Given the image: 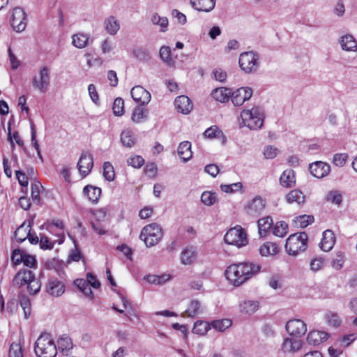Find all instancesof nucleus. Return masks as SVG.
<instances>
[{
	"label": "nucleus",
	"mask_w": 357,
	"mask_h": 357,
	"mask_svg": "<svg viewBox=\"0 0 357 357\" xmlns=\"http://www.w3.org/2000/svg\"><path fill=\"white\" fill-rule=\"evenodd\" d=\"M329 337L328 333L319 331H311L307 337V342L310 344L312 345H318L326 341Z\"/></svg>",
	"instance_id": "nucleus-22"
},
{
	"label": "nucleus",
	"mask_w": 357,
	"mask_h": 357,
	"mask_svg": "<svg viewBox=\"0 0 357 357\" xmlns=\"http://www.w3.org/2000/svg\"><path fill=\"white\" fill-rule=\"evenodd\" d=\"M232 321L230 319H219V320H215L212 321L210 325L211 328H213L214 329L223 332L227 328L230 327L231 326Z\"/></svg>",
	"instance_id": "nucleus-42"
},
{
	"label": "nucleus",
	"mask_w": 357,
	"mask_h": 357,
	"mask_svg": "<svg viewBox=\"0 0 357 357\" xmlns=\"http://www.w3.org/2000/svg\"><path fill=\"white\" fill-rule=\"evenodd\" d=\"M26 15L22 8L16 7L13 9L10 20V24L17 32L24 31L26 26Z\"/></svg>",
	"instance_id": "nucleus-9"
},
{
	"label": "nucleus",
	"mask_w": 357,
	"mask_h": 357,
	"mask_svg": "<svg viewBox=\"0 0 357 357\" xmlns=\"http://www.w3.org/2000/svg\"><path fill=\"white\" fill-rule=\"evenodd\" d=\"M8 140L10 141L11 146L14 145V141L20 147H22L24 145V142L21 139L17 131L14 132L13 135L11 134V128L10 126H8Z\"/></svg>",
	"instance_id": "nucleus-52"
},
{
	"label": "nucleus",
	"mask_w": 357,
	"mask_h": 357,
	"mask_svg": "<svg viewBox=\"0 0 357 357\" xmlns=\"http://www.w3.org/2000/svg\"><path fill=\"white\" fill-rule=\"evenodd\" d=\"M287 333L292 336L301 337L307 331L306 324L301 319L289 320L286 326Z\"/></svg>",
	"instance_id": "nucleus-12"
},
{
	"label": "nucleus",
	"mask_w": 357,
	"mask_h": 357,
	"mask_svg": "<svg viewBox=\"0 0 357 357\" xmlns=\"http://www.w3.org/2000/svg\"><path fill=\"white\" fill-rule=\"evenodd\" d=\"M324 264V260L321 258H315L310 262V268L314 271H317L321 268Z\"/></svg>",
	"instance_id": "nucleus-64"
},
{
	"label": "nucleus",
	"mask_w": 357,
	"mask_h": 357,
	"mask_svg": "<svg viewBox=\"0 0 357 357\" xmlns=\"http://www.w3.org/2000/svg\"><path fill=\"white\" fill-rule=\"evenodd\" d=\"M307 239V235L305 232L296 233L290 235L286 241L285 251L289 255H297L300 252L306 250Z\"/></svg>",
	"instance_id": "nucleus-3"
},
{
	"label": "nucleus",
	"mask_w": 357,
	"mask_h": 357,
	"mask_svg": "<svg viewBox=\"0 0 357 357\" xmlns=\"http://www.w3.org/2000/svg\"><path fill=\"white\" fill-rule=\"evenodd\" d=\"M50 85V68L43 66L39 71V75L35 76L32 79L33 87L40 93H46Z\"/></svg>",
	"instance_id": "nucleus-7"
},
{
	"label": "nucleus",
	"mask_w": 357,
	"mask_h": 357,
	"mask_svg": "<svg viewBox=\"0 0 357 357\" xmlns=\"http://www.w3.org/2000/svg\"><path fill=\"white\" fill-rule=\"evenodd\" d=\"M34 351L38 357H55L57 348L51 335L42 333L35 342Z\"/></svg>",
	"instance_id": "nucleus-1"
},
{
	"label": "nucleus",
	"mask_w": 357,
	"mask_h": 357,
	"mask_svg": "<svg viewBox=\"0 0 357 357\" xmlns=\"http://www.w3.org/2000/svg\"><path fill=\"white\" fill-rule=\"evenodd\" d=\"M216 0H190L192 7L199 12L208 13L213 10Z\"/></svg>",
	"instance_id": "nucleus-19"
},
{
	"label": "nucleus",
	"mask_w": 357,
	"mask_h": 357,
	"mask_svg": "<svg viewBox=\"0 0 357 357\" xmlns=\"http://www.w3.org/2000/svg\"><path fill=\"white\" fill-rule=\"evenodd\" d=\"M335 237L331 230H326L323 232V237L319 243L320 248L324 252L330 251L334 246Z\"/></svg>",
	"instance_id": "nucleus-20"
},
{
	"label": "nucleus",
	"mask_w": 357,
	"mask_h": 357,
	"mask_svg": "<svg viewBox=\"0 0 357 357\" xmlns=\"http://www.w3.org/2000/svg\"><path fill=\"white\" fill-rule=\"evenodd\" d=\"M259 307V303L256 301H245L240 304L241 311L247 314L255 313Z\"/></svg>",
	"instance_id": "nucleus-38"
},
{
	"label": "nucleus",
	"mask_w": 357,
	"mask_h": 357,
	"mask_svg": "<svg viewBox=\"0 0 357 357\" xmlns=\"http://www.w3.org/2000/svg\"><path fill=\"white\" fill-rule=\"evenodd\" d=\"M31 232V224L26 222H23L15 231V238L18 243L24 241L29 236Z\"/></svg>",
	"instance_id": "nucleus-26"
},
{
	"label": "nucleus",
	"mask_w": 357,
	"mask_h": 357,
	"mask_svg": "<svg viewBox=\"0 0 357 357\" xmlns=\"http://www.w3.org/2000/svg\"><path fill=\"white\" fill-rule=\"evenodd\" d=\"M224 241L227 244L238 248L245 245L248 242L246 233L241 227L229 229L225 235Z\"/></svg>",
	"instance_id": "nucleus-6"
},
{
	"label": "nucleus",
	"mask_w": 357,
	"mask_h": 357,
	"mask_svg": "<svg viewBox=\"0 0 357 357\" xmlns=\"http://www.w3.org/2000/svg\"><path fill=\"white\" fill-rule=\"evenodd\" d=\"M33 279V273L31 271L28 269L20 270L15 275L13 280L14 286L21 287L24 284H28Z\"/></svg>",
	"instance_id": "nucleus-15"
},
{
	"label": "nucleus",
	"mask_w": 357,
	"mask_h": 357,
	"mask_svg": "<svg viewBox=\"0 0 357 357\" xmlns=\"http://www.w3.org/2000/svg\"><path fill=\"white\" fill-rule=\"evenodd\" d=\"M259 233L261 236L266 235L267 231L273 225V220L270 216L261 218L258 220Z\"/></svg>",
	"instance_id": "nucleus-37"
},
{
	"label": "nucleus",
	"mask_w": 357,
	"mask_h": 357,
	"mask_svg": "<svg viewBox=\"0 0 357 357\" xmlns=\"http://www.w3.org/2000/svg\"><path fill=\"white\" fill-rule=\"evenodd\" d=\"M340 43L343 50L356 51L357 50V43L351 35L347 34L342 36Z\"/></svg>",
	"instance_id": "nucleus-29"
},
{
	"label": "nucleus",
	"mask_w": 357,
	"mask_h": 357,
	"mask_svg": "<svg viewBox=\"0 0 357 357\" xmlns=\"http://www.w3.org/2000/svg\"><path fill=\"white\" fill-rule=\"evenodd\" d=\"M113 113L115 116H122L124 114V101L121 98H116L112 106Z\"/></svg>",
	"instance_id": "nucleus-49"
},
{
	"label": "nucleus",
	"mask_w": 357,
	"mask_h": 357,
	"mask_svg": "<svg viewBox=\"0 0 357 357\" xmlns=\"http://www.w3.org/2000/svg\"><path fill=\"white\" fill-rule=\"evenodd\" d=\"M151 22L154 25L160 26V31L165 32L167 31L169 21L166 17H160L157 13H154L151 17Z\"/></svg>",
	"instance_id": "nucleus-35"
},
{
	"label": "nucleus",
	"mask_w": 357,
	"mask_h": 357,
	"mask_svg": "<svg viewBox=\"0 0 357 357\" xmlns=\"http://www.w3.org/2000/svg\"><path fill=\"white\" fill-rule=\"evenodd\" d=\"M54 242L45 234L40 235V248L43 250H52L54 248Z\"/></svg>",
	"instance_id": "nucleus-57"
},
{
	"label": "nucleus",
	"mask_w": 357,
	"mask_h": 357,
	"mask_svg": "<svg viewBox=\"0 0 357 357\" xmlns=\"http://www.w3.org/2000/svg\"><path fill=\"white\" fill-rule=\"evenodd\" d=\"M201 201L206 206H212L218 202L217 194L214 192L205 191L201 195Z\"/></svg>",
	"instance_id": "nucleus-41"
},
{
	"label": "nucleus",
	"mask_w": 357,
	"mask_h": 357,
	"mask_svg": "<svg viewBox=\"0 0 357 357\" xmlns=\"http://www.w3.org/2000/svg\"><path fill=\"white\" fill-rule=\"evenodd\" d=\"M148 119V110L140 107H136L132 114V120L135 123H141Z\"/></svg>",
	"instance_id": "nucleus-39"
},
{
	"label": "nucleus",
	"mask_w": 357,
	"mask_h": 357,
	"mask_svg": "<svg viewBox=\"0 0 357 357\" xmlns=\"http://www.w3.org/2000/svg\"><path fill=\"white\" fill-rule=\"evenodd\" d=\"M9 357H23L22 347L20 344L13 343L10 345Z\"/></svg>",
	"instance_id": "nucleus-58"
},
{
	"label": "nucleus",
	"mask_w": 357,
	"mask_h": 357,
	"mask_svg": "<svg viewBox=\"0 0 357 357\" xmlns=\"http://www.w3.org/2000/svg\"><path fill=\"white\" fill-rule=\"evenodd\" d=\"M105 30L110 35H115L120 29V24L116 17L110 15L103 22Z\"/></svg>",
	"instance_id": "nucleus-23"
},
{
	"label": "nucleus",
	"mask_w": 357,
	"mask_h": 357,
	"mask_svg": "<svg viewBox=\"0 0 357 357\" xmlns=\"http://www.w3.org/2000/svg\"><path fill=\"white\" fill-rule=\"evenodd\" d=\"M259 56L254 52H245L240 54L239 66L246 73H255L259 68Z\"/></svg>",
	"instance_id": "nucleus-5"
},
{
	"label": "nucleus",
	"mask_w": 357,
	"mask_h": 357,
	"mask_svg": "<svg viewBox=\"0 0 357 357\" xmlns=\"http://www.w3.org/2000/svg\"><path fill=\"white\" fill-rule=\"evenodd\" d=\"M326 200L339 206L342 202V195L338 190H331L328 192Z\"/></svg>",
	"instance_id": "nucleus-48"
},
{
	"label": "nucleus",
	"mask_w": 357,
	"mask_h": 357,
	"mask_svg": "<svg viewBox=\"0 0 357 357\" xmlns=\"http://www.w3.org/2000/svg\"><path fill=\"white\" fill-rule=\"evenodd\" d=\"M302 347V342L300 340L286 338L282 344V349L284 351L295 352Z\"/></svg>",
	"instance_id": "nucleus-32"
},
{
	"label": "nucleus",
	"mask_w": 357,
	"mask_h": 357,
	"mask_svg": "<svg viewBox=\"0 0 357 357\" xmlns=\"http://www.w3.org/2000/svg\"><path fill=\"white\" fill-rule=\"evenodd\" d=\"M101 189L91 185H86L83 189V192L87 196L88 199L93 203H96L100 199Z\"/></svg>",
	"instance_id": "nucleus-27"
},
{
	"label": "nucleus",
	"mask_w": 357,
	"mask_h": 357,
	"mask_svg": "<svg viewBox=\"0 0 357 357\" xmlns=\"http://www.w3.org/2000/svg\"><path fill=\"white\" fill-rule=\"evenodd\" d=\"M241 267L239 264H231L227 267L225 275L227 280L235 286H239L245 282V278H243L241 274Z\"/></svg>",
	"instance_id": "nucleus-10"
},
{
	"label": "nucleus",
	"mask_w": 357,
	"mask_h": 357,
	"mask_svg": "<svg viewBox=\"0 0 357 357\" xmlns=\"http://www.w3.org/2000/svg\"><path fill=\"white\" fill-rule=\"evenodd\" d=\"M288 225L284 221L278 222L273 228V234L278 237H283L287 234Z\"/></svg>",
	"instance_id": "nucleus-44"
},
{
	"label": "nucleus",
	"mask_w": 357,
	"mask_h": 357,
	"mask_svg": "<svg viewBox=\"0 0 357 357\" xmlns=\"http://www.w3.org/2000/svg\"><path fill=\"white\" fill-rule=\"evenodd\" d=\"M242 124L250 130L260 129L264 124V114L259 107H252L251 109H244L241 112Z\"/></svg>",
	"instance_id": "nucleus-2"
},
{
	"label": "nucleus",
	"mask_w": 357,
	"mask_h": 357,
	"mask_svg": "<svg viewBox=\"0 0 357 357\" xmlns=\"http://www.w3.org/2000/svg\"><path fill=\"white\" fill-rule=\"evenodd\" d=\"M65 291L64 285L59 280H50L47 285V292L53 296H60Z\"/></svg>",
	"instance_id": "nucleus-21"
},
{
	"label": "nucleus",
	"mask_w": 357,
	"mask_h": 357,
	"mask_svg": "<svg viewBox=\"0 0 357 357\" xmlns=\"http://www.w3.org/2000/svg\"><path fill=\"white\" fill-rule=\"evenodd\" d=\"M325 320L329 326L337 328L342 323L341 319L336 312H328L324 316Z\"/></svg>",
	"instance_id": "nucleus-43"
},
{
	"label": "nucleus",
	"mask_w": 357,
	"mask_h": 357,
	"mask_svg": "<svg viewBox=\"0 0 357 357\" xmlns=\"http://www.w3.org/2000/svg\"><path fill=\"white\" fill-rule=\"evenodd\" d=\"M72 43L75 47L79 49H82L87 45L89 40V35L83 33H78L74 34L72 36Z\"/></svg>",
	"instance_id": "nucleus-36"
},
{
	"label": "nucleus",
	"mask_w": 357,
	"mask_h": 357,
	"mask_svg": "<svg viewBox=\"0 0 357 357\" xmlns=\"http://www.w3.org/2000/svg\"><path fill=\"white\" fill-rule=\"evenodd\" d=\"M174 105L178 112L188 114L193 107L191 100L186 96H178L174 101Z\"/></svg>",
	"instance_id": "nucleus-16"
},
{
	"label": "nucleus",
	"mask_w": 357,
	"mask_h": 357,
	"mask_svg": "<svg viewBox=\"0 0 357 357\" xmlns=\"http://www.w3.org/2000/svg\"><path fill=\"white\" fill-rule=\"evenodd\" d=\"M203 135L208 139H219L222 141V143H225L226 141V137L222 131L217 126H212L207 128Z\"/></svg>",
	"instance_id": "nucleus-30"
},
{
	"label": "nucleus",
	"mask_w": 357,
	"mask_h": 357,
	"mask_svg": "<svg viewBox=\"0 0 357 357\" xmlns=\"http://www.w3.org/2000/svg\"><path fill=\"white\" fill-rule=\"evenodd\" d=\"M43 188L39 181H34L31 183V199L37 204L40 203V188Z\"/></svg>",
	"instance_id": "nucleus-47"
},
{
	"label": "nucleus",
	"mask_w": 357,
	"mask_h": 357,
	"mask_svg": "<svg viewBox=\"0 0 357 357\" xmlns=\"http://www.w3.org/2000/svg\"><path fill=\"white\" fill-rule=\"evenodd\" d=\"M86 280L88 282L89 285L95 289H98L100 287V282L96 279V275L91 273H87Z\"/></svg>",
	"instance_id": "nucleus-63"
},
{
	"label": "nucleus",
	"mask_w": 357,
	"mask_h": 357,
	"mask_svg": "<svg viewBox=\"0 0 357 357\" xmlns=\"http://www.w3.org/2000/svg\"><path fill=\"white\" fill-rule=\"evenodd\" d=\"M252 95V90L249 87H241L234 92H231V100L234 106H241L245 101L250 99Z\"/></svg>",
	"instance_id": "nucleus-11"
},
{
	"label": "nucleus",
	"mask_w": 357,
	"mask_h": 357,
	"mask_svg": "<svg viewBox=\"0 0 357 357\" xmlns=\"http://www.w3.org/2000/svg\"><path fill=\"white\" fill-rule=\"evenodd\" d=\"M159 55L160 59L167 63H170L172 61L171 49L168 46H162L160 49Z\"/></svg>",
	"instance_id": "nucleus-54"
},
{
	"label": "nucleus",
	"mask_w": 357,
	"mask_h": 357,
	"mask_svg": "<svg viewBox=\"0 0 357 357\" xmlns=\"http://www.w3.org/2000/svg\"><path fill=\"white\" fill-rule=\"evenodd\" d=\"M266 204V199L260 196H256L246 203L244 212L248 216L257 218L265 208Z\"/></svg>",
	"instance_id": "nucleus-8"
},
{
	"label": "nucleus",
	"mask_w": 357,
	"mask_h": 357,
	"mask_svg": "<svg viewBox=\"0 0 357 357\" xmlns=\"http://www.w3.org/2000/svg\"><path fill=\"white\" fill-rule=\"evenodd\" d=\"M231 90L226 87H220L212 91V97L218 102H225L231 98Z\"/></svg>",
	"instance_id": "nucleus-24"
},
{
	"label": "nucleus",
	"mask_w": 357,
	"mask_h": 357,
	"mask_svg": "<svg viewBox=\"0 0 357 357\" xmlns=\"http://www.w3.org/2000/svg\"><path fill=\"white\" fill-rule=\"evenodd\" d=\"M162 236V228L156 223L145 226L139 235L146 246L151 247L157 244Z\"/></svg>",
	"instance_id": "nucleus-4"
},
{
	"label": "nucleus",
	"mask_w": 357,
	"mask_h": 357,
	"mask_svg": "<svg viewBox=\"0 0 357 357\" xmlns=\"http://www.w3.org/2000/svg\"><path fill=\"white\" fill-rule=\"evenodd\" d=\"M238 264L242 268H241V274L243 275V278H245V281L257 273L261 269L259 265L251 262H244Z\"/></svg>",
	"instance_id": "nucleus-18"
},
{
	"label": "nucleus",
	"mask_w": 357,
	"mask_h": 357,
	"mask_svg": "<svg viewBox=\"0 0 357 357\" xmlns=\"http://www.w3.org/2000/svg\"><path fill=\"white\" fill-rule=\"evenodd\" d=\"M264 156H277L280 154V150L273 145H267L263 150Z\"/></svg>",
	"instance_id": "nucleus-60"
},
{
	"label": "nucleus",
	"mask_w": 357,
	"mask_h": 357,
	"mask_svg": "<svg viewBox=\"0 0 357 357\" xmlns=\"http://www.w3.org/2000/svg\"><path fill=\"white\" fill-rule=\"evenodd\" d=\"M93 167V158H79L77 162V167L79 173L85 177L91 171Z\"/></svg>",
	"instance_id": "nucleus-25"
},
{
	"label": "nucleus",
	"mask_w": 357,
	"mask_h": 357,
	"mask_svg": "<svg viewBox=\"0 0 357 357\" xmlns=\"http://www.w3.org/2000/svg\"><path fill=\"white\" fill-rule=\"evenodd\" d=\"M280 184L285 188H291L296 183L294 172L292 169H286L280 177Z\"/></svg>",
	"instance_id": "nucleus-28"
},
{
	"label": "nucleus",
	"mask_w": 357,
	"mask_h": 357,
	"mask_svg": "<svg viewBox=\"0 0 357 357\" xmlns=\"http://www.w3.org/2000/svg\"><path fill=\"white\" fill-rule=\"evenodd\" d=\"M58 348L60 349L63 355H68V352L73 349V344L71 339L66 335H61L57 341Z\"/></svg>",
	"instance_id": "nucleus-31"
},
{
	"label": "nucleus",
	"mask_w": 357,
	"mask_h": 357,
	"mask_svg": "<svg viewBox=\"0 0 357 357\" xmlns=\"http://www.w3.org/2000/svg\"><path fill=\"white\" fill-rule=\"evenodd\" d=\"M177 152L179 155L186 154L189 155V156H192L191 143L188 141L180 143L177 149Z\"/></svg>",
	"instance_id": "nucleus-56"
},
{
	"label": "nucleus",
	"mask_w": 357,
	"mask_h": 357,
	"mask_svg": "<svg viewBox=\"0 0 357 357\" xmlns=\"http://www.w3.org/2000/svg\"><path fill=\"white\" fill-rule=\"evenodd\" d=\"M24 254V250L20 248H15L13 250L11 255V261L13 265L17 266L22 263V261H23L22 257Z\"/></svg>",
	"instance_id": "nucleus-55"
},
{
	"label": "nucleus",
	"mask_w": 357,
	"mask_h": 357,
	"mask_svg": "<svg viewBox=\"0 0 357 357\" xmlns=\"http://www.w3.org/2000/svg\"><path fill=\"white\" fill-rule=\"evenodd\" d=\"M22 258L23 261H22V263H23L24 266L29 268H33L36 265V259L34 256L26 254L24 252Z\"/></svg>",
	"instance_id": "nucleus-61"
},
{
	"label": "nucleus",
	"mask_w": 357,
	"mask_h": 357,
	"mask_svg": "<svg viewBox=\"0 0 357 357\" xmlns=\"http://www.w3.org/2000/svg\"><path fill=\"white\" fill-rule=\"evenodd\" d=\"M132 54L135 57L140 61H146L149 59L150 56L149 52L142 48H135L133 50Z\"/></svg>",
	"instance_id": "nucleus-59"
},
{
	"label": "nucleus",
	"mask_w": 357,
	"mask_h": 357,
	"mask_svg": "<svg viewBox=\"0 0 357 357\" xmlns=\"http://www.w3.org/2000/svg\"><path fill=\"white\" fill-rule=\"evenodd\" d=\"M210 329L211 325L209 323L203 321H197L194 324L192 333L199 335H204Z\"/></svg>",
	"instance_id": "nucleus-40"
},
{
	"label": "nucleus",
	"mask_w": 357,
	"mask_h": 357,
	"mask_svg": "<svg viewBox=\"0 0 357 357\" xmlns=\"http://www.w3.org/2000/svg\"><path fill=\"white\" fill-rule=\"evenodd\" d=\"M286 199L289 204L296 202L301 205L305 202V197L301 190H292L286 195Z\"/></svg>",
	"instance_id": "nucleus-33"
},
{
	"label": "nucleus",
	"mask_w": 357,
	"mask_h": 357,
	"mask_svg": "<svg viewBox=\"0 0 357 357\" xmlns=\"http://www.w3.org/2000/svg\"><path fill=\"white\" fill-rule=\"evenodd\" d=\"M103 176L109 181L114 179V169L112 164L109 162H105L103 164Z\"/></svg>",
	"instance_id": "nucleus-51"
},
{
	"label": "nucleus",
	"mask_w": 357,
	"mask_h": 357,
	"mask_svg": "<svg viewBox=\"0 0 357 357\" xmlns=\"http://www.w3.org/2000/svg\"><path fill=\"white\" fill-rule=\"evenodd\" d=\"M130 93L132 99L141 105H147L151 100V93L141 86L132 87Z\"/></svg>",
	"instance_id": "nucleus-13"
},
{
	"label": "nucleus",
	"mask_w": 357,
	"mask_h": 357,
	"mask_svg": "<svg viewBox=\"0 0 357 357\" xmlns=\"http://www.w3.org/2000/svg\"><path fill=\"white\" fill-rule=\"evenodd\" d=\"M200 303L197 301H192L188 308L185 310V314L190 317H194L199 313Z\"/></svg>",
	"instance_id": "nucleus-53"
},
{
	"label": "nucleus",
	"mask_w": 357,
	"mask_h": 357,
	"mask_svg": "<svg viewBox=\"0 0 357 357\" xmlns=\"http://www.w3.org/2000/svg\"><path fill=\"white\" fill-rule=\"evenodd\" d=\"M314 218L313 215H303L296 218L295 222L301 227L305 228L309 225L313 223Z\"/></svg>",
	"instance_id": "nucleus-46"
},
{
	"label": "nucleus",
	"mask_w": 357,
	"mask_h": 357,
	"mask_svg": "<svg viewBox=\"0 0 357 357\" xmlns=\"http://www.w3.org/2000/svg\"><path fill=\"white\" fill-rule=\"evenodd\" d=\"M331 167L328 164L322 161L312 162L309 166L310 173L317 178H323L330 172Z\"/></svg>",
	"instance_id": "nucleus-14"
},
{
	"label": "nucleus",
	"mask_w": 357,
	"mask_h": 357,
	"mask_svg": "<svg viewBox=\"0 0 357 357\" xmlns=\"http://www.w3.org/2000/svg\"><path fill=\"white\" fill-rule=\"evenodd\" d=\"M197 255V248L193 245H188L181 252V261L184 265L192 264L196 260Z\"/></svg>",
	"instance_id": "nucleus-17"
},
{
	"label": "nucleus",
	"mask_w": 357,
	"mask_h": 357,
	"mask_svg": "<svg viewBox=\"0 0 357 357\" xmlns=\"http://www.w3.org/2000/svg\"><path fill=\"white\" fill-rule=\"evenodd\" d=\"M41 287L40 282L35 278L33 274V279L27 284V291L30 295H35L39 292Z\"/></svg>",
	"instance_id": "nucleus-50"
},
{
	"label": "nucleus",
	"mask_w": 357,
	"mask_h": 357,
	"mask_svg": "<svg viewBox=\"0 0 357 357\" xmlns=\"http://www.w3.org/2000/svg\"><path fill=\"white\" fill-rule=\"evenodd\" d=\"M122 144L127 147H131L135 144V138L132 132L130 130H123L121 135Z\"/></svg>",
	"instance_id": "nucleus-45"
},
{
	"label": "nucleus",
	"mask_w": 357,
	"mask_h": 357,
	"mask_svg": "<svg viewBox=\"0 0 357 357\" xmlns=\"http://www.w3.org/2000/svg\"><path fill=\"white\" fill-rule=\"evenodd\" d=\"M278 247L276 243L272 242L264 243L259 248V253L261 256L274 255L278 252Z\"/></svg>",
	"instance_id": "nucleus-34"
},
{
	"label": "nucleus",
	"mask_w": 357,
	"mask_h": 357,
	"mask_svg": "<svg viewBox=\"0 0 357 357\" xmlns=\"http://www.w3.org/2000/svg\"><path fill=\"white\" fill-rule=\"evenodd\" d=\"M127 163L135 168H140L144 164L143 158H128Z\"/></svg>",
	"instance_id": "nucleus-62"
}]
</instances>
